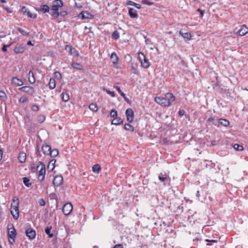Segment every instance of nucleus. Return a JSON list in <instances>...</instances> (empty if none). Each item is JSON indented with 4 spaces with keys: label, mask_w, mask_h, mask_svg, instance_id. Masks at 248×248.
I'll return each instance as SVG.
<instances>
[{
    "label": "nucleus",
    "mask_w": 248,
    "mask_h": 248,
    "mask_svg": "<svg viewBox=\"0 0 248 248\" xmlns=\"http://www.w3.org/2000/svg\"><path fill=\"white\" fill-rule=\"evenodd\" d=\"M37 169H39L38 175H41V176H42V178H44L46 173V168L45 165L43 163L40 162V165L37 166Z\"/></svg>",
    "instance_id": "1a4fd4ad"
},
{
    "label": "nucleus",
    "mask_w": 248,
    "mask_h": 248,
    "mask_svg": "<svg viewBox=\"0 0 248 248\" xmlns=\"http://www.w3.org/2000/svg\"><path fill=\"white\" fill-rule=\"evenodd\" d=\"M218 120H215L212 117H210L208 119V122L212 123L213 124H214V123L215 121H217Z\"/></svg>",
    "instance_id": "864d4df0"
},
{
    "label": "nucleus",
    "mask_w": 248,
    "mask_h": 248,
    "mask_svg": "<svg viewBox=\"0 0 248 248\" xmlns=\"http://www.w3.org/2000/svg\"><path fill=\"white\" fill-rule=\"evenodd\" d=\"M110 59L112 61L113 64H116L117 63L118 58L117 54L115 52H113L111 54L110 56Z\"/></svg>",
    "instance_id": "4be33fe9"
},
{
    "label": "nucleus",
    "mask_w": 248,
    "mask_h": 248,
    "mask_svg": "<svg viewBox=\"0 0 248 248\" xmlns=\"http://www.w3.org/2000/svg\"><path fill=\"white\" fill-rule=\"evenodd\" d=\"M112 38L115 39H117L119 37V33L117 31H115L112 35Z\"/></svg>",
    "instance_id": "79ce46f5"
},
{
    "label": "nucleus",
    "mask_w": 248,
    "mask_h": 248,
    "mask_svg": "<svg viewBox=\"0 0 248 248\" xmlns=\"http://www.w3.org/2000/svg\"><path fill=\"white\" fill-rule=\"evenodd\" d=\"M138 58L140 62L141 65L144 68H148L150 64L146 59L144 54L141 52L138 53Z\"/></svg>",
    "instance_id": "7ed1b4c3"
},
{
    "label": "nucleus",
    "mask_w": 248,
    "mask_h": 248,
    "mask_svg": "<svg viewBox=\"0 0 248 248\" xmlns=\"http://www.w3.org/2000/svg\"><path fill=\"white\" fill-rule=\"evenodd\" d=\"M141 2L143 3V4H146V5H151L153 4V3L151 2H150L148 0H142L141 1Z\"/></svg>",
    "instance_id": "8fccbe9b"
},
{
    "label": "nucleus",
    "mask_w": 248,
    "mask_h": 248,
    "mask_svg": "<svg viewBox=\"0 0 248 248\" xmlns=\"http://www.w3.org/2000/svg\"><path fill=\"white\" fill-rule=\"evenodd\" d=\"M247 33H248V28H247L246 25H243L241 26L238 31L236 33V34L240 36H242L246 34Z\"/></svg>",
    "instance_id": "9d476101"
},
{
    "label": "nucleus",
    "mask_w": 248,
    "mask_h": 248,
    "mask_svg": "<svg viewBox=\"0 0 248 248\" xmlns=\"http://www.w3.org/2000/svg\"><path fill=\"white\" fill-rule=\"evenodd\" d=\"M72 65L74 68L78 70H81L83 68L82 65H81L78 63L73 62Z\"/></svg>",
    "instance_id": "2f4dec72"
},
{
    "label": "nucleus",
    "mask_w": 248,
    "mask_h": 248,
    "mask_svg": "<svg viewBox=\"0 0 248 248\" xmlns=\"http://www.w3.org/2000/svg\"><path fill=\"white\" fill-rule=\"evenodd\" d=\"M62 182L63 177L62 176H57L54 178L53 181L54 185L57 186H60Z\"/></svg>",
    "instance_id": "ddd939ff"
},
{
    "label": "nucleus",
    "mask_w": 248,
    "mask_h": 248,
    "mask_svg": "<svg viewBox=\"0 0 248 248\" xmlns=\"http://www.w3.org/2000/svg\"><path fill=\"white\" fill-rule=\"evenodd\" d=\"M113 248H123L121 245H116Z\"/></svg>",
    "instance_id": "052dcab7"
},
{
    "label": "nucleus",
    "mask_w": 248,
    "mask_h": 248,
    "mask_svg": "<svg viewBox=\"0 0 248 248\" xmlns=\"http://www.w3.org/2000/svg\"><path fill=\"white\" fill-rule=\"evenodd\" d=\"M48 86L50 89H54L56 87V82L54 79L50 78Z\"/></svg>",
    "instance_id": "393cba45"
},
{
    "label": "nucleus",
    "mask_w": 248,
    "mask_h": 248,
    "mask_svg": "<svg viewBox=\"0 0 248 248\" xmlns=\"http://www.w3.org/2000/svg\"><path fill=\"white\" fill-rule=\"evenodd\" d=\"M2 50L3 52H6L7 51V47H2Z\"/></svg>",
    "instance_id": "0e129e2a"
},
{
    "label": "nucleus",
    "mask_w": 248,
    "mask_h": 248,
    "mask_svg": "<svg viewBox=\"0 0 248 248\" xmlns=\"http://www.w3.org/2000/svg\"><path fill=\"white\" fill-rule=\"evenodd\" d=\"M28 98L26 97L23 96L19 99V101L20 103H23L26 102Z\"/></svg>",
    "instance_id": "09e8293b"
},
{
    "label": "nucleus",
    "mask_w": 248,
    "mask_h": 248,
    "mask_svg": "<svg viewBox=\"0 0 248 248\" xmlns=\"http://www.w3.org/2000/svg\"><path fill=\"white\" fill-rule=\"evenodd\" d=\"M120 94L123 97L124 96L125 94L124 93H123V92L121 93H120Z\"/></svg>",
    "instance_id": "338daca9"
},
{
    "label": "nucleus",
    "mask_w": 248,
    "mask_h": 248,
    "mask_svg": "<svg viewBox=\"0 0 248 248\" xmlns=\"http://www.w3.org/2000/svg\"><path fill=\"white\" fill-rule=\"evenodd\" d=\"M19 90L31 95L35 93L33 88L31 86H24L20 88Z\"/></svg>",
    "instance_id": "39448f33"
},
{
    "label": "nucleus",
    "mask_w": 248,
    "mask_h": 248,
    "mask_svg": "<svg viewBox=\"0 0 248 248\" xmlns=\"http://www.w3.org/2000/svg\"><path fill=\"white\" fill-rule=\"evenodd\" d=\"M42 176H41V175H38V178L40 181H43L44 178H42Z\"/></svg>",
    "instance_id": "680f3d73"
},
{
    "label": "nucleus",
    "mask_w": 248,
    "mask_h": 248,
    "mask_svg": "<svg viewBox=\"0 0 248 248\" xmlns=\"http://www.w3.org/2000/svg\"><path fill=\"white\" fill-rule=\"evenodd\" d=\"M26 233L27 236L30 239H33L36 236V232L32 229H29L27 230Z\"/></svg>",
    "instance_id": "4468645a"
},
{
    "label": "nucleus",
    "mask_w": 248,
    "mask_h": 248,
    "mask_svg": "<svg viewBox=\"0 0 248 248\" xmlns=\"http://www.w3.org/2000/svg\"><path fill=\"white\" fill-rule=\"evenodd\" d=\"M184 113H185V111H184V110H179V115H180V116H183V115H184Z\"/></svg>",
    "instance_id": "4d7b16f0"
},
{
    "label": "nucleus",
    "mask_w": 248,
    "mask_h": 248,
    "mask_svg": "<svg viewBox=\"0 0 248 248\" xmlns=\"http://www.w3.org/2000/svg\"><path fill=\"white\" fill-rule=\"evenodd\" d=\"M51 229V227H50V228L47 227L45 229V232L48 235V236L49 238H51L53 236V234L52 233H50Z\"/></svg>",
    "instance_id": "4c0bfd02"
},
{
    "label": "nucleus",
    "mask_w": 248,
    "mask_h": 248,
    "mask_svg": "<svg viewBox=\"0 0 248 248\" xmlns=\"http://www.w3.org/2000/svg\"><path fill=\"white\" fill-rule=\"evenodd\" d=\"M103 90L105 91L108 94L110 95L112 97H114L115 96V94L114 92L111 91L108 89L104 88Z\"/></svg>",
    "instance_id": "f704fd0d"
},
{
    "label": "nucleus",
    "mask_w": 248,
    "mask_h": 248,
    "mask_svg": "<svg viewBox=\"0 0 248 248\" xmlns=\"http://www.w3.org/2000/svg\"><path fill=\"white\" fill-rule=\"evenodd\" d=\"M229 122L226 119H219L217 121H215L214 124L217 126H219L220 125L227 127L229 125Z\"/></svg>",
    "instance_id": "423d86ee"
},
{
    "label": "nucleus",
    "mask_w": 248,
    "mask_h": 248,
    "mask_svg": "<svg viewBox=\"0 0 248 248\" xmlns=\"http://www.w3.org/2000/svg\"><path fill=\"white\" fill-rule=\"evenodd\" d=\"M197 11L200 13L201 15V16H202L203 15V11H202V10H201L200 9H198L197 10Z\"/></svg>",
    "instance_id": "13d9d810"
},
{
    "label": "nucleus",
    "mask_w": 248,
    "mask_h": 248,
    "mask_svg": "<svg viewBox=\"0 0 248 248\" xmlns=\"http://www.w3.org/2000/svg\"><path fill=\"white\" fill-rule=\"evenodd\" d=\"M26 159V154L24 152L20 153L18 156L19 161L21 163H23L25 161Z\"/></svg>",
    "instance_id": "b1692460"
},
{
    "label": "nucleus",
    "mask_w": 248,
    "mask_h": 248,
    "mask_svg": "<svg viewBox=\"0 0 248 248\" xmlns=\"http://www.w3.org/2000/svg\"><path fill=\"white\" fill-rule=\"evenodd\" d=\"M53 12L52 14V16L55 17H58L59 16L58 10H53Z\"/></svg>",
    "instance_id": "3c124183"
},
{
    "label": "nucleus",
    "mask_w": 248,
    "mask_h": 248,
    "mask_svg": "<svg viewBox=\"0 0 248 248\" xmlns=\"http://www.w3.org/2000/svg\"><path fill=\"white\" fill-rule=\"evenodd\" d=\"M2 157V152L0 149V161L1 160Z\"/></svg>",
    "instance_id": "e2e57ef3"
},
{
    "label": "nucleus",
    "mask_w": 248,
    "mask_h": 248,
    "mask_svg": "<svg viewBox=\"0 0 248 248\" xmlns=\"http://www.w3.org/2000/svg\"><path fill=\"white\" fill-rule=\"evenodd\" d=\"M51 149L50 146L48 145H44L42 148L43 153L46 155H49Z\"/></svg>",
    "instance_id": "a211bd4d"
},
{
    "label": "nucleus",
    "mask_w": 248,
    "mask_h": 248,
    "mask_svg": "<svg viewBox=\"0 0 248 248\" xmlns=\"http://www.w3.org/2000/svg\"><path fill=\"white\" fill-rule=\"evenodd\" d=\"M114 88L116 89L117 90V91H118L120 93H122V91H121V90L120 88L119 87H118V86H114Z\"/></svg>",
    "instance_id": "5fc2aeb1"
},
{
    "label": "nucleus",
    "mask_w": 248,
    "mask_h": 248,
    "mask_svg": "<svg viewBox=\"0 0 248 248\" xmlns=\"http://www.w3.org/2000/svg\"><path fill=\"white\" fill-rule=\"evenodd\" d=\"M27 45H32V44H31V41H28V43H27Z\"/></svg>",
    "instance_id": "69168bd1"
},
{
    "label": "nucleus",
    "mask_w": 248,
    "mask_h": 248,
    "mask_svg": "<svg viewBox=\"0 0 248 248\" xmlns=\"http://www.w3.org/2000/svg\"><path fill=\"white\" fill-rule=\"evenodd\" d=\"M31 109L33 111H37L39 110V108L36 105H33L31 107Z\"/></svg>",
    "instance_id": "603ef678"
},
{
    "label": "nucleus",
    "mask_w": 248,
    "mask_h": 248,
    "mask_svg": "<svg viewBox=\"0 0 248 248\" xmlns=\"http://www.w3.org/2000/svg\"><path fill=\"white\" fill-rule=\"evenodd\" d=\"M92 169L93 172L98 173L100 170V167L98 164H96L93 166Z\"/></svg>",
    "instance_id": "72a5a7b5"
},
{
    "label": "nucleus",
    "mask_w": 248,
    "mask_h": 248,
    "mask_svg": "<svg viewBox=\"0 0 248 248\" xmlns=\"http://www.w3.org/2000/svg\"><path fill=\"white\" fill-rule=\"evenodd\" d=\"M8 235L9 238L10 239V241L11 243H12L14 242V239L16 236V231L15 229L13 228L9 229Z\"/></svg>",
    "instance_id": "9b49d317"
},
{
    "label": "nucleus",
    "mask_w": 248,
    "mask_h": 248,
    "mask_svg": "<svg viewBox=\"0 0 248 248\" xmlns=\"http://www.w3.org/2000/svg\"><path fill=\"white\" fill-rule=\"evenodd\" d=\"M23 183L25 186L29 187L31 186V183H29L30 180L27 177L23 178Z\"/></svg>",
    "instance_id": "e433bc0d"
},
{
    "label": "nucleus",
    "mask_w": 248,
    "mask_h": 248,
    "mask_svg": "<svg viewBox=\"0 0 248 248\" xmlns=\"http://www.w3.org/2000/svg\"><path fill=\"white\" fill-rule=\"evenodd\" d=\"M65 50L73 57H78V52L75 47H65Z\"/></svg>",
    "instance_id": "f8f14e48"
},
{
    "label": "nucleus",
    "mask_w": 248,
    "mask_h": 248,
    "mask_svg": "<svg viewBox=\"0 0 248 248\" xmlns=\"http://www.w3.org/2000/svg\"><path fill=\"white\" fill-rule=\"evenodd\" d=\"M63 3L61 0H55L53 1L52 5V10H58L59 8L63 6Z\"/></svg>",
    "instance_id": "6e6552de"
},
{
    "label": "nucleus",
    "mask_w": 248,
    "mask_h": 248,
    "mask_svg": "<svg viewBox=\"0 0 248 248\" xmlns=\"http://www.w3.org/2000/svg\"><path fill=\"white\" fill-rule=\"evenodd\" d=\"M233 148L235 150L239 151H243L244 149L243 146L239 145L238 144H235L233 145Z\"/></svg>",
    "instance_id": "c9c22d12"
},
{
    "label": "nucleus",
    "mask_w": 248,
    "mask_h": 248,
    "mask_svg": "<svg viewBox=\"0 0 248 248\" xmlns=\"http://www.w3.org/2000/svg\"><path fill=\"white\" fill-rule=\"evenodd\" d=\"M28 80L30 83L33 84L35 81L34 75L31 71H30L28 74Z\"/></svg>",
    "instance_id": "6ab92c4d"
},
{
    "label": "nucleus",
    "mask_w": 248,
    "mask_h": 248,
    "mask_svg": "<svg viewBox=\"0 0 248 248\" xmlns=\"http://www.w3.org/2000/svg\"><path fill=\"white\" fill-rule=\"evenodd\" d=\"M89 109L93 112H96L98 110L97 105L95 103H92L89 105Z\"/></svg>",
    "instance_id": "bb28decb"
},
{
    "label": "nucleus",
    "mask_w": 248,
    "mask_h": 248,
    "mask_svg": "<svg viewBox=\"0 0 248 248\" xmlns=\"http://www.w3.org/2000/svg\"><path fill=\"white\" fill-rule=\"evenodd\" d=\"M14 51L16 53H19L24 51V47H15Z\"/></svg>",
    "instance_id": "ea45409f"
},
{
    "label": "nucleus",
    "mask_w": 248,
    "mask_h": 248,
    "mask_svg": "<svg viewBox=\"0 0 248 248\" xmlns=\"http://www.w3.org/2000/svg\"><path fill=\"white\" fill-rule=\"evenodd\" d=\"M122 122H123L122 120L120 118H119L114 119L112 121L111 124H112L118 125V124H119L122 123Z\"/></svg>",
    "instance_id": "c85d7f7f"
},
{
    "label": "nucleus",
    "mask_w": 248,
    "mask_h": 248,
    "mask_svg": "<svg viewBox=\"0 0 248 248\" xmlns=\"http://www.w3.org/2000/svg\"><path fill=\"white\" fill-rule=\"evenodd\" d=\"M40 10L42 11L44 13L48 12L49 10V8L47 5H44L40 7Z\"/></svg>",
    "instance_id": "cd10ccee"
},
{
    "label": "nucleus",
    "mask_w": 248,
    "mask_h": 248,
    "mask_svg": "<svg viewBox=\"0 0 248 248\" xmlns=\"http://www.w3.org/2000/svg\"><path fill=\"white\" fill-rule=\"evenodd\" d=\"M126 4L127 5L134 6L138 9H140L141 8V6L140 4L135 3L134 2H133L131 0L127 1L126 2Z\"/></svg>",
    "instance_id": "a878e982"
},
{
    "label": "nucleus",
    "mask_w": 248,
    "mask_h": 248,
    "mask_svg": "<svg viewBox=\"0 0 248 248\" xmlns=\"http://www.w3.org/2000/svg\"><path fill=\"white\" fill-rule=\"evenodd\" d=\"M124 129L126 130L130 131V132H133L134 130L133 126H132L131 124H125Z\"/></svg>",
    "instance_id": "7c9ffc66"
},
{
    "label": "nucleus",
    "mask_w": 248,
    "mask_h": 248,
    "mask_svg": "<svg viewBox=\"0 0 248 248\" xmlns=\"http://www.w3.org/2000/svg\"><path fill=\"white\" fill-rule=\"evenodd\" d=\"M175 100V96L171 93H166L164 97H156L155 98V101L157 104L164 107H169Z\"/></svg>",
    "instance_id": "f257e3e1"
},
{
    "label": "nucleus",
    "mask_w": 248,
    "mask_h": 248,
    "mask_svg": "<svg viewBox=\"0 0 248 248\" xmlns=\"http://www.w3.org/2000/svg\"><path fill=\"white\" fill-rule=\"evenodd\" d=\"M22 11L25 14V13H27L28 12V10H27V9L26 8V7L24 6L22 8Z\"/></svg>",
    "instance_id": "6e6d98bb"
},
{
    "label": "nucleus",
    "mask_w": 248,
    "mask_h": 248,
    "mask_svg": "<svg viewBox=\"0 0 248 248\" xmlns=\"http://www.w3.org/2000/svg\"><path fill=\"white\" fill-rule=\"evenodd\" d=\"M27 16L31 18H35L36 17V14H33L31 12L28 11L27 13Z\"/></svg>",
    "instance_id": "49530a36"
},
{
    "label": "nucleus",
    "mask_w": 248,
    "mask_h": 248,
    "mask_svg": "<svg viewBox=\"0 0 248 248\" xmlns=\"http://www.w3.org/2000/svg\"><path fill=\"white\" fill-rule=\"evenodd\" d=\"M6 98V94L2 91H0V99L1 100H4Z\"/></svg>",
    "instance_id": "c03bdc74"
},
{
    "label": "nucleus",
    "mask_w": 248,
    "mask_h": 248,
    "mask_svg": "<svg viewBox=\"0 0 248 248\" xmlns=\"http://www.w3.org/2000/svg\"><path fill=\"white\" fill-rule=\"evenodd\" d=\"M78 16L82 19L92 18L93 17V15L87 11H83L81 12L79 14Z\"/></svg>",
    "instance_id": "2eb2a0df"
},
{
    "label": "nucleus",
    "mask_w": 248,
    "mask_h": 248,
    "mask_svg": "<svg viewBox=\"0 0 248 248\" xmlns=\"http://www.w3.org/2000/svg\"><path fill=\"white\" fill-rule=\"evenodd\" d=\"M158 179L161 182H170V178L166 174L160 173L158 176Z\"/></svg>",
    "instance_id": "f3484780"
},
{
    "label": "nucleus",
    "mask_w": 248,
    "mask_h": 248,
    "mask_svg": "<svg viewBox=\"0 0 248 248\" xmlns=\"http://www.w3.org/2000/svg\"><path fill=\"white\" fill-rule=\"evenodd\" d=\"M59 154V151L57 149H53V150H50L49 155H50L52 157H56Z\"/></svg>",
    "instance_id": "c756f323"
},
{
    "label": "nucleus",
    "mask_w": 248,
    "mask_h": 248,
    "mask_svg": "<svg viewBox=\"0 0 248 248\" xmlns=\"http://www.w3.org/2000/svg\"><path fill=\"white\" fill-rule=\"evenodd\" d=\"M17 30L24 35H27L28 34V33L27 31H26L25 30L21 28H18Z\"/></svg>",
    "instance_id": "a18cd8bd"
},
{
    "label": "nucleus",
    "mask_w": 248,
    "mask_h": 248,
    "mask_svg": "<svg viewBox=\"0 0 248 248\" xmlns=\"http://www.w3.org/2000/svg\"><path fill=\"white\" fill-rule=\"evenodd\" d=\"M54 77L57 78V79L60 80H61L62 77L61 74L59 72H55L54 73Z\"/></svg>",
    "instance_id": "58836bf2"
},
{
    "label": "nucleus",
    "mask_w": 248,
    "mask_h": 248,
    "mask_svg": "<svg viewBox=\"0 0 248 248\" xmlns=\"http://www.w3.org/2000/svg\"><path fill=\"white\" fill-rule=\"evenodd\" d=\"M205 241H206V242H213V243L217 242V240H209V239H206Z\"/></svg>",
    "instance_id": "bf43d9fd"
},
{
    "label": "nucleus",
    "mask_w": 248,
    "mask_h": 248,
    "mask_svg": "<svg viewBox=\"0 0 248 248\" xmlns=\"http://www.w3.org/2000/svg\"><path fill=\"white\" fill-rule=\"evenodd\" d=\"M128 13L130 16L132 18H136L138 16L136 10L133 8H130Z\"/></svg>",
    "instance_id": "412c9836"
},
{
    "label": "nucleus",
    "mask_w": 248,
    "mask_h": 248,
    "mask_svg": "<svg viewBox=\"0 0 248 248\" xmlns=\"http://www.w3.org/2000/svg\"><path fill=\"white\" fill-rule=\"evenodd\" d=\"M56 163V160L55 159H52L51 160L49 163L47 165V169L49 171H52L54 168H55V164Z\"/></svg>",
    "instance_id": "aec40b11"
},
{
    "label": "nucleus",
    "mask_w": 248,
    "mask_h": 248,
    "mask_svg": "<svg viewBox=\"0 0 248 248\" xmlns=\"http://www.w3.org/2000/svg\"><path fill=\"white\" fill-rule=\"evenodd\" d=\"M65 13H66V12H62V13H61V15H64Z\"/></svg>",
    "instance_id": "774afa93"
},
{
    "label": "nucleus",
    "mask_w": 248,
    "mask_h": 248,
    "mask_svg": "<svg viewBox=\"0 0 248 248\" xmlns=\"http://www.w3.org/2000/svg\"><path fill=\"white\" fill-rule=\"evenodd\" d=\"M73 209V206L70 203L65 204L62 208V212L65 215H68L70 214Z\"/></svg>",
    "instance_id": "20e7f679"
},
{
    "label": "nucleus",
    "mask_w": 248,
    "mask_h": 248,
    "mask_svg": "<svg viewBox=\"0 0 248 248\" xmlns=\"http://www.w3.org/2000/svg\"><path fill=\"white\" fill-rule=\"evenodd\" d=\"M179 34L184 38L187 39V40H190L191 38V35L190 32H184L182 30H180L179 31Z\"/></svg>",
    "instance_id": "dca6fc26"
},
{
    "label": "nucleus",
    "mask_w": 248,
    "mask_h": 248,
    "mask_svg": "<svg viewBox=\"0 0 248 248\" xmlns=\"http://www.w3.org/2000/svg\"><path fill=\"white\" fill-rule=\"evenodd\" d=\"M110 115L111 117H116L117 116V112L115 110L112 109L110 112Z\"/></svg>",
    "instance_id": "37998d69"
},
{
    "label": "nucleus",
    "mask_w": 248,
    "mask_h": 248,
    "mask_svg": "<svg viewBox=\"0 0 248 248\" xmlns=\"http://www.w3.org/2000/svg\"><path fill=\"white\" fill-rule=\"evenodd\" d=\"M38 203L41 206H44L46 204V202L43 199H40L38 201Z\"/></svg>",
    "instance_id": "de8ad7c7"
},
{
    "label": "nucleus",
    "mask_w": 248,
    "mask_h": 248,
    "mask_svg": "<svg viewBox=\"0 0 248 248\" xmlns=\"http://www.w3.org/2000/svg\"><path fill=\"white\" fill-rule=\"evenodd\" d=\"M125 115L126 116L127 121L131 123L133 122L134 118V112L131 108H128L125 111Z\"/></svg>",
    "instance_id": "0eeeda50"
},
{
    "label": "nucleus",
    "mask_w": 248,
    "mask_h": 248,
    "mask_svg": "<svg viewBox=\"0 0 248 248\" xmlns=\"http://www.w3.org/2000/svg\"><path fill=\"white\" fill-rule=\"evenodd\" d=\"M19 200L17 197L13 198L11 204V213L15 219L19 217Z\"/></svg>",
    "instance_id": "f03ea898"
},
{
    "label": "nucleus",
    "mask_w": 248,
    "mask_h": 248,
    "mask_svg": "<svg viewBox=\"0 0 248 248\" xmlns=\"http://www.w3.org/2000/svg\"><path fill=\"white\" fill-rule=\"evenodd\" d=\"M61 96H62V100L64 102H67V101H68V100L69 99V94L68 93H62L61 94Z\"/></svg>",
    "instance_id": "473e14b6"
},
{
    "label": "nucleus",
    "mask_w": 248,
    "mask_h": 248,
    "mask_svg": "<svg viewBox=\"0 0 248 248\" xmlns=\"http://www.w3.org/2000/svg\"><path fill=\"white\" fill-rule=\"evenodd\" d=\"M12 82L14 84H15L17 86H19L22 85L23 84L22 80H21L20 79H19L17 78H16V77L13 78Z\"/></svg>",
    "instance_id": "5701e85b"
},
{
    "label": "nucleus",
    "mask_w": 248,
    "mask_h": 248,
    "mask_svg": "<svg viewBox=\"0 0 248 248\" xmlns=\"http://www.w3.org/2000/svg\"><path fill=\"white\" fill-rule=\"evenodd\" d=\"M37 120L39 123H42L45 120V117L43 115H40L37 118Z\"/></svg>",
    "instance_id": "a19ab883"
}]
</instances>
